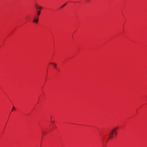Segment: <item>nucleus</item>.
Masks as SVG:
<instances>
[{"label":"nucleus","mask_w":147,"mask_h":147,"mask_svg":"<svg viewBox=\"0 0 147 147\" xmlns=\"http://www.w3.org/2000/svg\"><path fill=\"white\" fill-rule=\"evenodd\" d=\"M54 122V121H52V123H53Z\"/></svg>","instance_id":"nucleus-10"},{"label":"nucleus","mask_w":147,"mask_h":147,"mask_svg":"<svg viewBox=\"0 0 147 147\" xmlns=\"http://www.w3.org/2000/svg\"><path fill=\"white\" fill-rule=\"evenodd\" d=\"M42 135H45V133L44 132H42Z\"/></svg>","instance_id":"nucleus-8"},{"label":"nucleus","mask_w":147,"mask_h":147,"mask_svg":"<svg viewBox=\"0 0 147 147\" xmlns=\"http://www.w3.org/2000/svg\"><path fill=\"white\" fill-rule=\"evenodd\" d=\"M51 64H53L54 66H55V67H56V66L57 65L56 63H51Z\"/></svg>","instance_id":"nucleus-6"},{"label":"nucleus","mask_w":147,"mask_h":147,"mask_svg":"<svg viewBox=\"0 0 147 147\" xmlns=\"http://www.w3.org/2000/svg\"><path fill=\"white\" fill-rule=\"evenodd\" d=\"M117 129V128H115L111 130V131L109 132V139L113 138V134L114 133H115V135H117V131H116Z\"/></svg>","instance_id":"nucleus-1"},{"label":"nucleus","mask_w":147,"mask_h":147,"mask_svg":"<svg viewBox=\"0 0 147 147\" xmlns=\"http://www.w3.org/2000/svg\"><path fill=\"white\" fill-rule=\"evenodd\" d=\"M43 8V7H42L40 6H39V9L40 10H42Z\"/></svg>","instance_id":"nucleus-5"},{"label":"nucleus","mask_w":147,"mask_h":147,"mask_svg":"<svg viewBox=\"0 0 147 147\" xmlns=\"http://www.w3.org/2000/svg\"><path fill=\"white\" fill-rule=\"evenodd\" d=\"M40 13H41V11L40 10H38V11L37 12V15L38 16H40Z\"/></svg>","instance_id":"nucleus-3"},{"label":"nucleus","mask_w":147,"mask_h":147,"mask_svg":"<svg viewBox=\"0 0 147 147\" xmlns=\"http://www.w3.org/2000/svg\"><path fill=\"white\" fill-rule=\"evenodd\" d=\"M67 4V3H66L64 4L63 5H62V7H61V8H63V7H64Z\"/></svg>","instance_id":"nucleus-7"},{"label":"nucleus","mask_w":147,"mask_h":147,"mask_svg":"<svg viewBox=\"0 0 147 147\" xmlns=\"http://www.w3.org/2000/svg\"><path fill=\"white\" fill-rule=\"evenodd\" d=\"M39 6L38 5H35V7L36 9L38 10H39Z\"/></svg>","instance_id":"nucleus-4"},{"label":"nucleus","mask_w":147,"mask_h":147,"mask_svg":"<svg viewBox=\"0 0 147 147\" xmlns=\"http://www.w3.org/2000/svg\"><path fill=\"white\" fill-rule=\"evenodd\" d=\"M14 109H15L14 107H13V109L12 110V111H13V110Z\"/></svg>","instance_id":"nucleus-9"},{"label":"nucleus","mask_w":147,"mask_h":147,"mask_svg":"<svg viewBox=\"0 0 147 147\" xmlns=\"http://www.w3.org/2000/svg\"><path fill=\"white\" fill-rule=\"evenodd\" d=\"M33 22L35 23H37L38 22V18H36L34 19L33 20Z\"/></svg>","instance_id":"nucleus-2"}]
</instances>
